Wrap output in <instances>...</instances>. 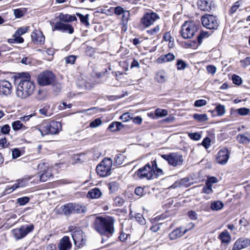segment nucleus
I'll return each mask as SVG.
<instances>
[{
  "instance_id": "1",
  "label": "nucleus",
  "mask_w": 250,
  "mask_h": 250,
  "mask_svg": "<svg viewBox=\"0 0 250 250\" xmlns=\"http://www.w3.org/2000/svg\"><path fill=\"white\" fill-rule=\"evenodd\" d=\"M114 223V220L111 217H97L94 220L93 228L101 235L109 238L115 231Z\"/></svg>"
},
{
  "instance_id": "2",
  "label": "nucleus",
  "mask_w": 250,
  "mask_h": 250,
  "mask_svg": "<svg viewBox=\"0 0 250 250\" xmlns=\"http://www.w3.org/2000/svg\"><path fill=\"white\" fill-rule=\"evenodd\" d=\"M164 174L162 169L157 167L156 160L138 169L135 175L140 179L150 180Z\"/></svg>"
},
{
  "instance_id": "3",
  "label": "nucleus",
  "mask_w": 250,
  "mask_h": 250,
  "mask_svg": "<svg viewBox=\"0 0 250 250\" xmlns=\"http://www.w3.org/2000/svg\"><path fill=\"white\" fill-rule=\"evenodd\" d=\"M23 77L20 79L17 89L16 95L19 98L24 99L31 96L35 89V84L30 80V76L28 73H23Z\"/></svg>"
},
{
  "instance_id": "4",
  "label": "nucleus",
  "mask_w": 250,
  "mask_h": 250,
  "mask_svg": "<svg viewBox=\"0 0 250 250\" xmlns=\"http://www.w3.org/2000/svg\"><path fill=\"white\" fill-rule=\"evenodd\" d=\"M38 130L42 136L48 134H57L62 129V125L59 122H43L39 125Z\"/></svg>"
},
{
  "instance_id": "5",
  "label": "nucleus",
  "mask_w": 250,
  "mask_h": 250,
  "mask_svg": "<svg viewBox=\"0 0 250 250\" xmlns=\"http://www.w3.org/2000/svg\"><path fill=\"white\" fill-rule=\"evenodd\" d=\"M112 161L108 158H104L97 166L96 172L101 177H105L111 174Z\"/></svg>"
},
{
  "instance_id": "6",
  "label": "nucleus",
  "mask_w": 250,
  "mask_h": 250,
  "mask_svg": "<svg viewBox=\"0 0 250 250\" xmlns=\"http://www.w3.org/2000/svg\"><path fill=\"white\" fill-rule=\"evenodd\" d=\"M197 31V27L192 21H185L180 31L182 37L185 39L191 38Z\"/></svg>"
},
{
  "instance_id": "7",
  "label": "nucleus",
  "mask_w": 250,
  "mask_h": 250,
  "mask_svg": "<svg viewBox=\"0 0 250 250\" xmlns=\"http://www.w3.org/2000/svg\"><path fill=\"white\" fill-rule=\"evenodd\" d=\"M161 157L167 161L169 165L174 167L182 165L184 161L183 156L177 152L163 154Z\"/></svg>"
},
{
  "instance_id": "8",
  "label": "nucleus",
  "mask_w": 250,
  "mask_h": 250,
  "mask_svg": "<svg viewBox=\"0 0 250 250\" xmlns=\"http://www.w3.org/2000/svg\"><path fill=\"white\" fill-rule=\"evenodd\" d=\"M34 229V226L33 224L25 225L13 229L12 232L16 239L19 240L25 237L29 233L32 232Z\"/></svg>"
},
{
  "instance_id": "9",
  "label": "nucleus",
  "mask_w": 250,
  "mask_h": 250,
  "mask_svg": "<svg viewBox=\"0 0 250 250\" xmlns=\"http://www.w3.org/2000/svg\"><path fill=\"white\" fill-rule=\"evenodd\" d=\"M201 20L203 25L207 29H216L219 25V21L212 15L206 14L202 17Z\"/></svg>"
},
{
  "instance_id": "10",
  "label": "nucleus",
  "mask_w": 250,
  "mask_h": 250,
  "mask_svg": "<svg viewBox=\"0 0 250 250\" xmlns=\"http://www.w3.org/2000/svg\"><path fill=\"white\" fill-rule=\"evenodd\" d=\"M54 79L55 76L53 73L51 71H46L38 75L37 81L40 85L45 86L52 83Z\"/></svg>"
},
{
  "instance_id": "11",
  "label": "nucleus",
  "mask_w": 250,
  "mask_h": 250,
  "mask_svg": "<svg viewBox=\"0 0 250 250\" xmlns=\"http://www.w3.org/2000/svg\"><path fill=\"white\" fill-rule=\"evenodd\" d=\"M160 19L159 15L154 12L146 13L141 18L140 22L145 27H148Z\"/></svg>"
},
{
  "instance_id": "12",
  "label": "nucleus",
  "mask_w": 250,
  "mask_h": 250,
  "mask_svg": "<svg viewBox=\"0 0 250 250\" xmlns=\"http://www.w3.org/2000/svg\"><path fill=\"white\" fill-rule=\"evenodd\" d=\"M62 212L65 215L73 213H80L83 211L82 206L74 203H68L61 207Z\"/></svg>"
},
{
  "instance_id": "13",
  "label": "nucleus",
  "mask_w": 250,
  "mask_h": 250,
  "mask_svg": "<svg viewBox=\"0 0 250 250\" xmlns=\"http://www.w3.org/2000/svg\"><path fill=\"white\" fill-rule=\"evenodd\" d=\"M72 233L74 244L79 248L83 247L85 244L86 239L83 232L79 228H75Z\"/></svg>"
},
{
  "instance_id": "14",
  "label": "nucleus",
  "mask_w": 250,
  "mask_h": 250,
  "mask_svg": "<svg viewBox=\"0 0 250 250\" xmlns=\"http://www.w3.org/2000/svg\"><path fill=\"white\" fill-rule=\"evenodd\" d=\"M44 168L43 170L40 171L37 177L39 178V181L41 182H44L48 180L52 176L51 170L45 167V164L43 163H40L38 166L39 170Z\"/></svg>"
},
{
  "instance_id": "15",
  "label": "nucleus",
  "mask_w": 250,
  "mask_h": 250,
  "mask_svg": "<svg viewBox=\"0 0 250 250\" xmlns=\"http://www.w3.org/2000/svg\"><path fill=\"white\" fill-rule=\"evenodd\" d=\"M229 157V152L228 149L223 147L221 149L216 156V160L217 163L221 165L226 164Z\"/></svg>"
},
{
  "instance_id": "16",
  "label": "nucleus",
  "mask_w": 250,
  "mask_h": 250,
  "mask_svg": "<svg viewBox=\"0 0 250 250\" xmlns=\"http://www.w3.org/2000/svg\"><path fill=\"white\" fill-rule=\"evenodd\" d=\"M59 30L62 32H68L72 34L74 29L72 25L69 24H65L61 21L56 22L53 27V30Z\"/></svg>"
},
{
  "instance_id": "17",
  "label": "nucleus",
  "mask_w": 250,
  "mask_h": 250,
  "mask_svg": "<svg viewBox=\"0 0 250 250\" xmlns=\"http://www.w3.org/2000/svg\"><path fill=\"white\" fill-rule=\"evenodd\" d=\"M32 42L37 44H42L44 42L45 37L42 32L40 30H34L31 35Z\"/></svg>"
},
{
  "instance_id": "18",
  "label": "nucleus",
  "mask_w": 250,
  "mask_h": 250,
  "mask_svg": "<svg viewBox=\"0 0 250 250\" xmlns=\"http://www.w3.org/2000/svg\"><path fill=\"white\" fill-rule=\"evenodd\" d=\"M12 91L11 83L5 80L0 81V95H8Z\"/></svg>"
},
{
  "instance_id": "19",
  "label": "nucleus",
  "mask_w": 250,
  "mask_h": 250,
  "mask_svg": "<svg viewBox=\"0 0 250 250\" xmlns=\"http://www.w3.org/2000/svg\"><path fill=\"white\" fill-rule=\"evenodd\" d=\"M250 245V239L240 238L234 243L232 250H241Z\"/></svg>"
},
{
  "instance_id": "20",
  "label": "nucleus",
  "mask_w": 250,
  "mask_h": 250,
  "mask_svg": "<svg viewBox=\"0 0 250 250\" xmlns=\"http://www.w3.org/2000/svg\"><path fill=\"white\" fill-rule=\"evenodd\" d=\"M188 231V229H185L183 230V228L182 227L176 228L169 233L168 234V238L170 240H176L183 236Z\"/></svg>"
},
{
  "instance_id": "21",
  "label": "nucleus",
  "mask_w": 250,
  "mask_h": 250,
  "mask_svg": "<svg viewBox=\"0 0 250 250\" xmlns=\"http://www.w3.org/2000/svg\"><path fill=\"white\" fill-rule=\"evenodd\" d=\"M72 247L69 237L67 236L63 237L60 241L58 248L59 250H70Z\"/></svg>"
},
{
  "instance_id": "22",
  "label": "nucleus",
  "mask_w": 250,
  "mask_h": 250,
  "mask_svg": "<svg viewBox=\"0 0 250 250\" xmlns=\"http://www.w3.org/2000/svg\"><path fill=\"white\" fill-rule=\"evenodd\" d=\"M236 140L240 144H248L250 143V133L245 132L239 134L237 136Z\"/></svg>"
},
{
  "instance_id": "23",
  "label": "nucleus",
  "mask_w": 250,
  "mask_h": 250,
  "mask_svg": "<svg viewBox=\"0 0 250 250\" xmlns=\"http://www.w3.org/2000/svg\"><path fill=\"white\" fill-rule=\"evenodd\" d=\"M198 8L202 11H209L211 10V4L207 0H199L197 2Z\"/></svg>"
},
{
  "instance_id": "24",
  "label": "nucleus",
  "mask_w": 250,
  "mask_h": 250,
  "mask_svg": "<svg viewBox=\"0 0 250 250\" xmlns=\"http://www.w3.org/2000/svg\"><path fill=\"white\" fill-rule=\"evenodd\" d=\"M218 238L221 240L222 243L228 245L231 241V237L227 230L222 232L219 235Z\"/></svg>"
},
{
  "instance_id": "25",
  "label": "nucleus",
  "mask_w": 250,
  "mask_h": 250,
  "mask_svg": "<svg viewBox=\"0 0 250 250\" xmlns=\"http://www.w3.org/2000/svg\"><path fill=\"white\" fill-rule=\"evenodd\" d=\"M102 192L98 188H95L90 189L87 193L88 198L91 199L99 198L102 195Z\"/></svg>"
},
{
  "instance_id": "26",
  "label": "nucleus",
  "mask_w": 250,
  "mask_h": 250,
  "mask_svg": "<svg viewBox=\"0 0 250 250\" xmlns=\"http://www.w3.org/2000/svg\"><path fill=\"white\" fill-rule=\"evenodd\" d=\"M175 58V56L172 53H168L166 55H161L158 59L157 61L159 63H163L173 61Z\"/></svg>"
},
{
  "instance_id": "27",
  "label": "nucleus",
  "mask_w": 250,
  "mask_h": 250,
  "mask_svg": "<svg viewBox=\"0 0 250 250\" xmlns=\"http://www.w3.org/2000/svg\"><path fill=\"white\" fill-rule=\"evenodd\" d=\"M59 18L61 21L64 22H72L77 21V18L75 16L70 15L68 14H60Z\"/></svg>"
},
{
  "instance_id": "28",
  "label": "nucleus",
  "mask_w": 250,
  "mask_h": 250,
  "mask_svg": "<svg viewBox=\"0 0 250 250\" xmlns=\"http://www.w3.org/2000/svg\"><path fill=\"white\" fill-rule=\"evenodd\" d=\"M167 79V74L164 70H160L158 72L155 77L156 81L159 83H165Z\"/></svg>"
},
{
  "instance_id": "29",
  "label": "nucleus",
  "mask_w": 250,
  "mask_h": 250,
  "mask_svg": "<svg viewBox=\"0 0 250 250\" xmlns=\"http://www.w3.org/2000/svg\"><path fill=\"white\" fill-rule=\"evenodd\" d=\"M76 15L80 18V21L82 24H84L86 26H88L90 25L88 21L89 17V14L83 15L81 13H76Z\"/></svg>"
},
{
  "instance_id": "30",
  "label": "nucleus",
  "mask_w": 250,
  "mask_h": 250,
  "mask_svg": "<svg viewBox=\"0 0 250 250\" xmlns=\"http://www.w3.org/2000/svg\"><path fill=\"white\" fill-rule=\"evenodd\" d=\"M12 126L14 130L17 131L22 129V130H26L27 127L24 125L21 122V121H16L12 123Z\"/></svg>"
},
{
  "instance_id": "31",
  "label": "nucleus",
  "mask_w": 250,
  "mask_h": 250,
  "mask_svg": "<svg viewBox=\"0 0 250 250\" xmlns=\"http://www.w3.org/2000/svg\"><path fill=\"white\" fill-rule=\"evenodd\" d=\"M163 40L166 42H168V46L170 47H172L173 46V39L172 38V37L170 32H167L164 34L163 36Z\"/></svg>"
},
{
  "instance_id": "32",
  "label": "nucleus",
  "mask_w": 250,
  "mask_h": 250,
  "mask_svg": "<svg viewBox=\"0 0 250 250\" xmlns=\"http://www.w3.org/2000/svg\"><path fill=\"white\" fill-rule=\"evenodd\" d=\"M224 207L223 203L220 201H216L211 203L210 208L212 210H219Z\"/></svg>"
},
{
  "instance_id": "33",
  "label": "nucleus",
  "mask_w": 250,
  "mask_h": 250,
  "mask_svg": "<svg viewBox=\"0 0 250 250\" xmlns=\"http://www.w3.org/2000/svg\"><path fill=\"white\" fill-rule=\"evenodd\" d=\"M193 118L199 122H204L208 120L206 114H194L193 115Z\"/></svg>"
},
{
  "instance_id": "34",
  "label": "nucleus",
  "mask_w": 250,
  "mask_h": 250,
  "mask_svg": "<svg viewBox=\"0 0 250 250\" xmlns=\"http://www.w3.org/2000/svg\"><path fill=\"white\" fill-rule=\"evenodd\" d=\"M209 34L208 31H202L197 37V42L199 43V45L202 42V40L204 39L208 38L209 36Z\"/></svg>"
},
{
  "instance_id": "35",
  "label": "nucleus",
  "mask_w": 250,
  "mask_h": 250,
  "mask_svg": "<svg viewBox=\"0 0 250 250\" xmlns=\"http://www.w3.org/2000/svg\"><path fill=\"white\" fill-rule=\"evenodd\" d=\"M26 12L25 8H18L14 10V14L16 18H21L25 14Z\"/></svg>"
},
{
  "instance_id": "36",
  "label": "nucleus",
  "mask_w": 250,
  "mask_h": 250,
  "mask_svg": "<svg viewBox=\"0 0 250 250\" xmlns=\"http://www.w3.org/2000/svg\"><path fill=\"white\" fill-rule=\"evenodd\" d=\"M214 111L217 112V115L219 116H223L226 111L225 107L222 104H219L215 107Z\"/></svg>"
},
{
  "instance_id": "37",
  "label": "nucleus",
  "mask_w": 250,
  "mask_h": 250,
  "mask_svg": "<svg viewBox=\"0 0 250 250\" xmlns=\"http://www.w3.org/2000/svg\"><path fill=\"white\" fill-rule=\"evenodd\" d=\"M124 159V156L119 154L116 155L114 158V165L115 166H119L123 164Z\"/></svg>"
},
{
  "instance_id": "38",
  "label": "nucleus",
  "mask_w": 250,
  "mask_h": 250,
  "mask_svg": "<svg viewBox=\"0 0 250 250\" xmlns=\"http://www.w3.org/2000/svg\"><path fill=\"white\" fill-rule=\"evenodd\" d=\"M168 114L167 111L166 109L161 108H157L155 111V114L157 117H163L166 116Z\"/></svg>"
},
{
  "instance_id": "39",
  "label": "nucleus",
  "mask_w": 250,
  "mask_h": 250,
  "mask_svg": "<svg viewBox=\"0 0 250 250\" xmlns=\"http://www.w3.org/2000/svg\"><path fill=\"white\" fill-rule=\"evenodd\" d=\"M30 201V198L28 197L25 196L19 198L17 200V203L20 206H24L28 203Z\"/></svg>"
},
{
  "instance_id": "40",
  "label": "nucleus",
  "mask_w": 250,
  "mask_h": 250,
  "mask_svg": "<svg viewBox=\"0 0 250 250\" xmlns=\"http://www.w3.org/2000/svg\"><path fill=\"white\" fill-rule=\"evenodd\" d=\"M160 30L159 25H157L153 28L147 30L146 33L150 36H155L159 32Z\"/></svg>"
},
{
  "instance_id": "41",
  "label": "nucleus",
  "mask_w": 250,
  "mask_h": 250,
  "mask_svg": "<svg viewBox=\"0 0 250 250\" xmlns=\"http://www.w3.org/2000/svg\"><path fill=\"white\" fill-rule=\"evenodd\" d=\"M199 46V43L195 41L185 42V47L196 49Z\"/></svg>"
},
{
  "instance_id": "42",
  "label": "nucleus",
  "mask_w": 250,
  "mask_h": 250,
  "mask_svg": "<svg viewBox=\"0 0 250 250\" xmlns=\"http://www.w3.org/2000/svg\"><path fill=\"white\" fill-rule=\"evenodd\" d=\"M250 112V109L246 107L240 108L237 110V113L241 116H245L248 115Z\"/></svg>"
},
{
  "instance_id": "43",
  "label": "nucleus",
  "mask_w": 250,
  "mask_h": 250,
  "mask_svg": "<svg viewBox=\"0 0 250 250\" xmlns=\"http://www.w3.org/2000/svg\"><path fill=\"white\" fill-rule=\"evenodd\" d=\"M178 70L184 69L186 66V63L182 60H178L176 64Z\"/></svg>"
},
{
  "instance_id": "44",
  "label": "nucleus",
  "mask_w": 250,
  "mask_h": 250,
  "mask_svg": "<svg viewBox=\"0 0 250 250\" xmlns=\"http://www.w3.org/2000/svg\"><path fill=\"white\" fill-rule=\"evenodd\" d=\"M28 27H21L19 28L15 32L16 35L18 36H21L22 35L26 33L28 30Z\"/></svg>"
},
{
  "instance_id": "45",
  "label": "nucleus",
  "mask_w": 250,
  "mask_h": 250,
  "mask_svg": "<svg viewBox=\"0 0 250 250\" xmlns=\"http://www.w3.org/2000/svg\"><path fill=\"white\" fill-rule=\"evenodd\" d=\"M212 185L206 183V186L203 188L202 192L206 194H210L212 192Z\"/></svg>"
},
{
  "instance_id": "46",
  "label": "nucleus",
  "mask_w": 250,
  "mask_h": 250,
  "mask_svg": "<svg viewBox=\"0 0 250 250\" xmlns=\"http://www.w3.org/2000/svg\"><path fill=\"white\" fill-rule=\"evenodd\" d=\"M119 185L118 183L116 182H111L108 184L109 189L111 192L116 191L118 189Z\"/></svg>"
},
{
  "instance_id": "47",
  "label": "nucleus",
  "mask_w": 250,
  "mask_h": 250,
  "mask_svg": "<svg viewBox=\"0 0 250 250\" xmlns=\"http://www.w3.org/2000/svg\"><path fill=\"white\" fill-rule=\"evenodd\" d=\"M24 180H18L17 181V183H15L12 187H11L9 189H12V190H14L17 188L19 187H23L24 184L23 183Z\"/></svg>"
},
{
  "instance_id": "48",
  "label": "nucleus",
  "mask_w": 250,
  "mask_h": 250,
  "mask_svg": "<svg viewBox=\"0 0 250 250\" xmlns=\"http://www.w3.org/2000/svg\"><path fill=\"white\" fill-rule=\"evenodd\" d=\"M188 136L191 139L195 141H198L200 140L201 137V135L197 132L189 133Z\"/></svg>"
},
{
  "instance_id": "49",
  "label": "nucleus",
  "mask_w": 250,
  "mask_h": 250,
  "mask_svg": "<svg viewBox=\"0 0 250 250\" xmlns=\"http://www.w3.org/2000/svg\"><path fill=\"white\" fill-rule=\"evenodd\" d=\"M120 119L123 121V122H127L129 120L133 119L132 117L131 116V114L129 113H125L122 114L121 117Z\"/></svg>"
},
{
  "instance_id": "50",
  "label": "nucleus",
  "mask_w": 250,
  "mask_h": 250,
  "mask_svg": "<svg viewBox=\"0 0 250 250\" xmlns=\"http://www.w3.org/2000/svg\"><path fill=\"white\" fill-rule=\"evenodd\" d=\"M207 102L205 100L201 99L196 100L194 102V106L196 107H201L203 106H205L207 104Z\"/></svg>"
},
{
  "instance_id": "51",
  "label": "nucleus",
  "mask_w": 250,
  "mask_h": 250,
  "mask_svg": "<svg viewBox=\"0 0 250 250\" xmlns=\"http://www.w3.org/2000/svg\"><path fill=\"white\" fill-rule=\"evenodd\" d=\"M76 57L74 55H70L65 58L66 63L73 64L76 60Z\"/></svg>"
},
{
  "instance_id": "52",
  "label": "nucleus",
  "mask_w": 250,
  "mask_h": 250,
  "mask_svg": "<svg viewBox=\"0 0 250 250\" xmlns=\"http://www.w3.org/2000/svg\"><path fill=\"white\" fill-rule=\"evenodd\" d=\"M241 66L246 68L247 66L250 65V57H248L244 60L240 61Z\"/></svg>"
},
{
  "instance_id": "53",
  "label": "nucleus",
  "mask_w": 250,
  "mask_h": 250,
  "mask_svg": "<svg viewBox=\"0 0 250 250\" xmlns=\"http://www.w3.org/2000/svg\"><path fill=\"white\" fill-rule=\"evenodd\" d=\"M114 201L116 205L119 207L123 206L125 203V200L120 197H116Z\"/></svg>"
},
{
  "instance_id": "54",
  "label": "nucleus",
  "mask_w": 250,
  "mask_h": 250,
  "mask_svg": "<svg viewBox=\"0 0 250 250\" xmlns=\"http://www.w3.org/2000/svg\"><path fill=\"white\" fill-rule=\"evenodd\" d=\"M125 10L121 6H117L114 8V13L118 16L122 15Z\"/></svg>"
},
{
  "instance_id": "55",
  "label": "nucleus",
  "mask_w": 250,
  "mask_h": 250,
  "mask_svg": "<svg viewBox=\"0 0 250 250\" xmlns=\"http://www.w3.org/2000/svg\"><path fill=\"white\" fill-rule=\"evenodd\" d=\"M188 217L193 220H196L197 219L198 215L196 212L193 210H190L188 212Z\"/></svg>"
},
{
  "instance_id": "56",
  "label": "nucleus",
  "mask_w": 250,
  "mask_h": 250,
  "mask_svg": "<svg viewBox=\"0 0 250 250\" xmlns=\"http://www.w3.org/2000/svg\"><path fill=\"white\" fill-rule=\"evenodd\" d=\"M207 70L208 73L214 75L216 71V67L213 65H209L207 66Z\"/></svg>"
},
{
  "instance_id": "57",
  "label": "nucleus",
  "mask_w": 250,
  "mask_h": 250,
  "mask_svg": "<svg viewBox=\"0 0 250 250\" xmlns=\"http://www.w3.org/2000/svg\"><path fill=\"white\" fill-rule=\"evenodd\" d=\"M122 15V20L124 21H127L130 18V12L128 10H125Z\"/></svg>"
},
{
  "instance_id": "58",
  "label": "nucleus",
  "mask_w": 250,
  "mask_h": 250,
  "mask_svg": "<svg viewBox=\"0 0 250 250\" xmlns=\"http://www.w3.org/2000/svg\"><path fill=\"white\" fill-rule=\"evenodd\" d=\"M232 81L234 83L239 85L242 83L241 78L236 75H233L232 77Z\"/></svg>"
},
{
  "instance_id": "59",
  "label": "nucleus",
  "mask_w": 250,
  "mask_h": 250,
  "mask_svg": "<svg viewBox=\"0 0 250 250\" xmlns=\"http://www.w3.org/2000/svg\"><path fill=\"white\" fill-rule=\"evenodd\" d=\"M102 123L101 120L98 118L92 121L90 124V126L91 127H96L100 125Z\"/></svg>"
},
{
  "instance_id": "60",
  "label": "nucleus",
  "mask_w": 250,
  "mask_h": 250,
  "mask_svg": "<svg viewBox=\"0 0 250 250\" xmlns=\"http://www.w3.org/2000/svg\"><path fill=\"white\" fill-rule=\"evenodd\" d=\"M1 132L3 134H7L10 130V127L8 125H5L0 129Z\"/></svg>"
},
{
  "instance_id": "61",
  "label": "nucleus",
  "mask_w": 250,
  "mask_h": 250,
  "mask_svg": "<svg viewBox=\"0 0 250 250\" xmlns=\"http://www.w3.org/2000/svg\"><path fill=\"white\" fill-rule=\"evenodd\" d=\"M240 6L239 1H237L235 2L233 5L231 6V9L230 10V13L231 14L234 13L236 10L238 9V8Z\"/></svg>"
},
{
  "instance_id": "62",
  "label": "nucleus",
  "mask_w": 250,
  "mask_h": 250,
  "mask_svg": "<svg viewBox=\"0 0 250 250\" xmlns=\"http://www.w3.org/2000/svg\"><path fill=\"white\" fill-rule=\"evenodd\" d=\"M21 155V151L18 148H15L12 151L13 158L16 159L19 157Z\"/></svg>"
},
{
  "instance_id": "63",
  "label": "nucleus",
  "mask_w": 250,
  "mask_h": 250,
  "mask_svg": "<svg viewBox=\"0 0 250 250\" xmlns=\"http://www.w3.org/2000/svg\"><path fill=\"white\" fill-rule=\"evenodd\" d=\"M13 37L15 38L16 43H21L23 42L24 39L22 37H21V36H18L16 35V33H14V34L13 35Z\"/></svg>"
},
{
  "instance_id": "64",
  "label": "nucleus",
  "mask_w": 250,
  "mask_h": 250,
  "mask_svg": "<svg viewBox=\"0 0 250 250\" xmlns=\"http://www.w3.org/2000/svg\"><path fill=\"white\" fill-rule=\"evenodd\" d=\"M210 141L208 138H206L204 139L202 144L206 148H208L210 146Z\"/></svg>"
}]
</instances>
